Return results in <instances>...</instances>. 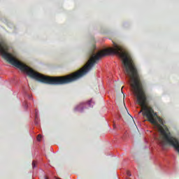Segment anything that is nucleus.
Instances as JSON below:
<instances>
[{
    "mask_svg": "<svg viewBox=\"0 0 179 179\" xmlns=\"http://www.w3.org/2000/svg\"><path fill=\"white\" fill-rule=\"evenodd\" d=\"M45 179H48V178H45Z\"/></svg>",
    "mask_w": 179,
    "mask_h": 179,
    "instance_id": "6",
    "label": "nucleus"
},
{
    "mask_svg": "<svg viewBox=\"0 0 179 179\" xmlns=\"http://www.w3.org/2000/svg\"><path fill=\"white\" fill-rule=\"evenodd\" d=\"M41 135H38V137H36V141H41Z\"/></svg>",
    "mask_w": 179,
    "mask_h": 179,
    "instance_id": "2",
    "label": "nucleus"
},
{
    "mask_svg": "<svg viewBox=\"0 0 179 179\" xmlns=\"http://www.w3.org/2000/svg\"><path fill=\"white\" fill-rule=\"evenodd\" d=\"M57 179H59V178H57Z\"/></svg>",
    "mask_w": 179,
    "mask_h": 179,
    "instance_id": "7",
    "label": "nucleus"
},
{
    "mask_svg": "<svg viewBox=\"0 0 179 179\" xmlns=\"http://www.w3.org/2000/svg\"><path fill=\"white\" fill-rule=\"evenodd\" d=\"M127 175L129 177H131V173H130V172H129V171H127Z\"/></svg>",
    "mask_w": 179,
    "mask_h": 179,
    "instance_id": "5",
    "label": "nucleus"
},
{
    "mask_svg": "<svg viewBox=\"0 0 179 179\" xmlns=\"http://www.w3.org/2000/svg\"><path fill=\"white\" fill-rule=\"evenodd\" d=\"M91 103H92V101H88V102L87 103V104H88V106H90V107H91Z\"/></svg>",
    "mask_w": 179,
    "mask_h": 179,
    "instance_id": "3",
    "label": "nucleus"
},
{
    "mask_svg": "<svg viewBox=\"0 0 179 179\" xmlns=\"http://www.w3.org/2000/svg\"><path fill=\"white\" fill-rule=\"evenodd\" d=\"M85 104H86L85 103H80V105H78V106H77V107H76V111L82 113V111H83V109H85Z\"/></svg>",
    "mask_w": 179,
    "mask_h": 179,
    "instance_id": "1",
    "label": "nucleus"
},
{
    "mask_svg": "<svg viewBox=\"0 0 179 179\" xmlns=\"http://www.w3.org/2000/svg\"><path fill=\"white\" fill-rule=\"evenodd\" d=\"M32 166H33V168H36V162H33Z\"/></svg>",
    "mask_w": 179,
    "mask_h": 179,
    "instance_id": "4",
    "label": "nucleus"
}]
</instances>
